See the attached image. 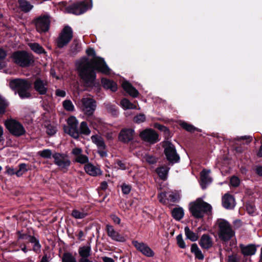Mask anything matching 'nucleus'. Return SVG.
I'll return each mask as SVG.
<instances>
[{
    "label": "nucleus",
    "mask_w": 262,
    "mask_h": 262,
    "mask_svg": "<svg viewBox=\"0 0 262 262\" xmlns=\"http://www.w3.org/2000/svg\"><path fill=\"white\" fill-rule=\"evenodd\" d=\"M131 186L126 184H123L121 186L122 191L124 194H128L131 190Z\"/></svg>",
    "instance_id": "603ef678"
},
{
    "label": "nucleus",
    "mask_w": 262,
    "mask_h": 262,
    "mask_svg": "<svg viewBox=\"0 0 262 262\" xmlns=\"http://www.w3.org/2000/svg\"><path fill=\"white\" fill-rule=\"evenodd\" d=\"M168 196L167 199H169L172 202H176L179 199V195L173 192H168Z\"/></svg>",
    "instance_id": "de8ad7c7"
},
{
    "label": "nucleus",
    "mask_w": 262,
    "mask_h": 262,
    "mask_svg": "<svg viewBox=\"0 0 262 262\" xmlns=\"http://www.w3.org/2000/svg\"><path fill=\"white\" fill-rule=\"evenodd\" d=\"M145 116L143 114H140L134 117V121L136 123H141L145 121Z\"/></svg>",
    "instance_id": "37998d69"
},
{
    "label": "nucleus",
    "mask_w": 262,
    "mask_h": 262,
    "mask_svg": "<svg viewBox=\"0 0 262 262\" xmlns=\"http://www.w3.org/2000/svg\"><path fill=\"white\" fill-rule=\"evenodd\" d=\"M10 88L17 93L19 96L22 98H28L31 96L29 90L31 86V84L29 81L23 79H14L9 82Z\"/></svg>",
    "instance_id": "f03ea898"
},
{
    "label": "nucleus",
    "mask_w": 262,
    "mask_h": 262,
    "mask_svg": "<svg viewBox=\"0 0 262 262\" xmlns=\"http://www.w3.org/2000/svg\"><path fill=\"white\" fill-rule=\"evenodd\" d=\"M185 234L187 239H189L192 242L196 241L198 239L199 236L198 234L193 232L190 228L186 226L184 228Z\"/></svg>",
    "instance_id": "c85d7f7f"
},
{
    "label": "nucleus",
    "mask_w": 262,
    "mask_h": 262,
    "mask_svg": "<svg viewBox=\"0 0 262 262\" xmlns=\"http://www.w3.org/2000/svg\"><path fill=\"white\" fill-rule=\"evenodd\" d=\"M132 244L137 250L143 255L148 257H151L155 255V252L147 244L137 241H133Z\"/></svg>",
    "instance_id": "4468645a"
},
{
    "label": "nucleus",
    "mask_w": 262,
    "mask_h": 262,
    "mask_svg": "<svg viewBox=\"0 0 262 262\" xmlns=\"http://www.w3.org/2000/svg\"><path fill=\"white\" fill-rule=\"evenodd\" d=\"M134 136V130L131 128H124L121 130L119 136V140L127 143L133 140Z\"/></svg>",
    "instance_id": "6ab92c4d"
},
{
    "label": "nucleus",
    "mask_w": 262,
    "mask_h": 262,
    "mask_svg": "<svg viewBox=\"0 0 262 262\" xmlns=\"http://www.w3.org/2000/svg\"><path fill=\"white\" fill-rule=\"evenodd\" d=\"M92 7V3L91 0H86L85 1L78 3L73 4L71 6L68 8V12L76 15H80L88 9H91Z\"/></svg>",
    "instance_id": "1a4fd4ad"
},
{
    "label": "nucleus",
    "mask_w": 262,
    "mask_h": 262,
    "mask_svg": "<svg viewBox=\"0 0 262 262\" xmlns=\"http://www.w3.org/2000/svg\"><path fill=\"white\" fill-rule=\"evenodd\" d=\"M62 262H76V260L72 254L65 253L62 258Z\"/></svg>",
    "instance_id": "79ce46f5"
},
{
    "label": "nucleus",
    "mask_w": 262,
    "mask_h": 262,
    "mask_svg": "<svg viewBox=\"0 0 262 262\" xmlns=\"http://www.w3.org/2000/svg\"><path fill=\"white\" fill-rule=\"evenodd\" d=\"M211 210V206L204 202L201 198H198L189 204V210L195 218L203 217L205 213H210Z\"/></svg>",
    "instance_id": "7ed1b4c3"
},
{
    "label": "nucleus",
    "mask_w": 262,
    "mask_h": 262,
    "mask_svg": "<svg viewBox=\"0 0 262 262\" xmlns=\"http://www.w3.org/2000/svg\"><path fill=\"white\" fill-rule=\"evenodd\" d=\"M55 95L58 97L63 98L66 95V92L64 90L57 89L55 91Z\"/></svg>",
    "instance_id": "bf43d9fd"
},
{
    "label": "nucleus",
    "mask_w": 262,
    "mask_h": 262,
    "mask_svg": "<svg viewBox=\"0 0 262 262\" xmlns=\"http://www.w3.org/2000/svg\"><path fill=\"white\" fill-rule=\"evenodd\" d=\"M107 109L109 111H110L113 115H116L117 113L116 107L114 105H108V106H107Z\"/></svg>",
    "instance_id": "0e129e2a"
},
{
    "label": "nucleus",
    "mask_w": 262,
    "mask_h": 262,
    "mask_svg": "<svg viewBox=\"0 0 262 262\" xmlns=\"http://www.w3.org/2000/svg\"><path fill=\"white\" fill-rule=\"evenodd\" d=\"M84 170L88 174L92 176H97L102 173V171L99 167L89 163L85 165Z\"/></svg>",
    "instance_id": "4be33fe9"
},
{
    "label": "nucleus",
    "mask_w": 262,
    "mask_h": 262,
    "mask_svg": "<svg viewBox=\"0 0 262 262\" xmlns=\"http://www.w3.org/2000/svg\"><path fill=\"white\" fill-rule=\"evenodd\" d=\"M72 215L76 219H82L87 215V213L83 210L74 209L72 211Z\"/></svg>",
    "instance_id": "72a5a7b5"
},
{
    "label": "nucleus",
    "mask_w": 262,
    "mask_h": 262,
    "mask_svg": "<svg viewBox=\"0 0 262 262\" xmlns=\"http://www.w3.org/2000/svg\"><path fill=\"white\" fill-rule=\"evenodd\" d=\"M78 123V122L76 117L71 116L68 119V126L64 127L65 132L75 139L79 137Z\"/></svg>",
    "instance_id": "ddd939ff"
},
{
    "label": "nucleus",
    "mask_w": 262,
    "mask_h": 262,
    "mask_svg": "<svg viewBox=\"0 0 262 262\" xmlns=\"http://www.w3.org/2000/svg\"><path fill=\"white\" fill-rule=\"evenodd\" d=\"M169 168L166 166H162L156 169V172L160 178L162 179H165L167 175Z\"/></svg>",
    "instance_id": "2f4dec72"
},
{
    "label": "nucleus",
    "mask_w": 262,
    "mask_h": 262,
    "mask_svg": "<svg viewBox=\"0 0 262 262\" xmlns=\"http://www.w3.org/2000/svg\"><path fill=\"white\" fill-rule=\"evenodd\" d=\"M5 125L9 132L15 136L19 137L22 136L26 132L23 125L14 119H10L6 120Z\"/></svg>",
    "instance_id": "423d86ee"
},
{
    "label": "nucleus",
    "mask_w": 262,
    "mask_h": 262,
    "mask_svg": "<svg viewBox=\"0 0 262 262\" xmlns=\"http://www.w3.org/2000/svg\"><path fill=\"white\" fill-rule=\"evenodd\" d=\"M115 168L121 170H124L127 167L125 163L119 160H118L115 163Z\"/></svg>",
    "instance_id": "09e8293b"
},
{
    "label": "nucleus",
    "mask_w": 262,
    "mask_h": 262,
    "mask_svg": "<svg viewBox=\"0 0 262 262\" xmlns=\"http://www.w3.org/2000/svg\"><path fill=\"white\" fill-rule=\"evenodd\" d=\"M38 155L43 158L49 159L51 158V157H53V154H52L51 150L46 149L38 151Z\"/></svg>",
    "instance_id": "4c0bfd02"
},
{
    "label": "nucleus",
    "mask_w": 262,
    "mask_h": 262,
    "mask_svg": "<svg viewBox=\"0 0 262 262\" xmlns=\"http://www.w3.org/2000/svg\"><path fill=\"white\" fill-rule=\"evenodd\" d=\"M167 195H168V192H163L159 194L158 199L159 201L163 204H166L167 200Z\"/></svg>",
    "instance_id": "8fccbe9b"
},
{
    "label": "nucleus",
    "mask_w": 262,
    "mask_h": 262,
    "mask_svg": "<svg viewBox=\"0 0 262 262\" xmlns=\"http://www.w3.org/2000/svg\"><path fill=\"white\" fill-rule=\"evenodd\" d=\"M73 37V31L72 28L67 26L62 30L56 40V45L59 48H62L66 46Z\"/></svg>",
    "instance_id": "0eeeda50"
},
{
    "label": "nucleus",
    "mask_w": 262,
    "mask_h": 262,
    "mask_svg": "<svg viewBox=\"0 0 262 262\" xmlns=\"http://www.w3.org/2000/svg\"><path fill=\"white\" fill-rule=\"evenodd\" d=\"M56 130H57L56 127L51 124L48 125L47 126L46 132L48 135L50 136L55 134L56 132Z\"/></svg>",
    "instance_id": "3c124183"
},
{
    "label": "nucleus",
    "mask_w": 262,
    "mask_h": 262,
    "mask_svg": "<svg viewBox=\"0 0 262 262\" xmlns=\"http://www.w3.org/2000/svg\"><path fill=\"white\" fill-rule=\"evenodd\" d=\"M239 179L235 176L232 177L230 179V184L232 186L237 187L239 184Z\"/></svg>",
    "instance_id": "13d9d810"
},
{
    "label": "nucleus",
    "mask_w": 262,
    "mask_h": 262,
    "mask_svg": "<svg viewBox=\"0 0 262 262\" xmlns=\"http://www.w3.org/2000/svg\"><path fill=\"white\" fill-rule=\"evenodd\" d=\"M6 56V52L4 50L0 49V60L3 59Z\"/></svg>",
    "instance_id": "338daca9"
},
{
    "label": "nucleus",
    "mask_w": 262,
    "mask_h": 262,
    "mask_svg": "<svg viewBox=\"0 0 262 262\" xmlns=\"http://www.w3.org/2000/svg\"><path fill=\"white\" fill-rule=\"evenodd\" d=\"M121 105L124 110L127 109H136V106L134 104L131 103L128 99L124 98L120 102Z\"/></svg>",
    "instance_id": "c9c22d12"
},
{
    "label": "nucleus",
    "mask_w": 262,
    "mask_h": 262,
    "mask_svg": "<svg viewBox=\"0 0 262 262\" xmlns=\"http://www.w3.org/2000/svg\"><path fill=\"white\" fill-rule=\"evenodd\" d=\"M86 53L89 56H92V58L89 59L86 57H82L77 60L76 68L79 76L85 84L91 86L96 79V70L107 75L111 73V69L103 58L96 56L94 49H87Z\"/></svg>",
    "instance_id": "f257e3e1"
},
{
    "label": "nucleus",
    "mask_w": 262,
    "mask_h": 262,
    "mask_svg": "<svg viewBox=\"0 0 262 262\" xmlns=\"http://www.w3.org/2000/svg\"><path fill=\"white\" fill-rule=\"evenodd\" d=\"M239 247L242 253L246 256L254 255L256 251V247L252 245L244 246L243 244H241Z\"/></svg>",
    "instance_id": "393cba45"
},
{
    "label": "nucleus",
    "mask_w": 262,
    "mask_h": 262,
    "mask_svg": "<svg viewBox=\"0 0 262 262\" xmlns=\"http://www.w3.org/2000/svg\"><path fill=\"white\" fill-rule=\"evenodd\" d=\"M159 129L164 133L165 138H168L170 137L169 130L166 127L160 125L159 126Z\"/></svg>",
    "instance_id": "4d7b16f0"
},
{
    "label": "nucleus",
    "mask_w": 262,
    "mask_h": 262,
    "mask_svg": "<svg viewBox=\"0 0 262 262\" xmlns=\"http://www.w3.org/2000/svg\"><path fill=\"white\" fill-rule=\"evenodd\" d=\"M91 247L90 244L80 247L79 248V254L82 258L88 257L90 255Z\"/></svg>",
    "instance_id": "c756f323"
},
{
    "label": "nucleus",
    "mask_w": 262,
    "mask_h": 262,
    "mask_svg": "<svg viewBox=\"0 0 262 262\" xmlns=\"http://www.w3.org/2000/svg\"><path fill=\"white\" fill-rule=\"evenodd\" d=\"M34 88L40 95H45L48 91V83L46 81L37 78L34 82Z\"/></svg>",
    "instance_id": "a211bd4d"
},
{
    "label": "nucleus",
    "mask_w": 262,
    "mask_h": 262,
    "mask_svg": "<svg viewBox=\"0 0 262 262\" xmlns=\"http://www.w3.org/2000/svg\"><path fill=\"white\" fill-rule=\"evenodd\" d=\"M28 170L27 165L26 164H20L19 165V169L16 171V174L17 177H20L27 171Z\"/></svg>",
    "instance_id": "ea45409f"
},
{
    "label": "nucleus",
    "mask_w": 262,
    "mask_h": 262,
    "mask_svg": "<svg viewBox=\"0 0 262 262\" xmlns=\"http://www.w3.org/2000/svg\"><path fill=\"white\" fill-rule=\"evenodd\" d=\"M80 107L85 115L91 116L93 114L96 109V102L91 97H83L81 100Z\"/></svg>",
    "instance_id": "9d476101"
},
{
    "label": "nucleus",
    "mask_w": 262,
    "mask_h": 262,
    "mask_svg": "<svg viewBox=\"0 0 262 262\" xmlns=\"http://www.w3.org/2000/svg\"><path fill=\"white\" fill-rule=\"evenodd\" d=\"M210 171L209 170H203L201 173V183L200 185L202 189H205L207 185L210 184L212 179L209 176Z\"/></svg>",
    "instance_id": "aec40b11"
},
{
    "label": "nucleus",
    "mask_w": 262,
    "mask_h": 262,
    "mask_svg": "<svg viewBox=\"0 0 262 262\" xmlns=\"http://www.w3.org/2000/svg\"><path fill=\"white\" fill-rule=\"evenodd\" d=\"M63 108L67 111L73 112L75 110L74 105L70 100H66L63 101Z\"/></svg>",
    "instance_id": "e433bc0d"
},
{
    "label": "nucleus",
    "mask_w": 262,
    "mask_h": 262,
    "mask_svg": "<svg viewBox=\"0 0 262 262\" xmlns=\"http://www.w3.org/2000/svg\"><path fill=\"white\" fill-rule=\"evenodd\" d=\"M191 252L194 254L196 258L199 260H203L204 259V256L196 244H192Z\"/></svg>",
    "instance_id": "cd10ccee"
},
{
    "label": "nucleus",
    "mask_w": 262,
    "mask_h": 262,
    "mask_svg": "<svg viewBox=\"0 0 262 262\" xmlns=\"http://www.w3.org/2000/svg\"><path fill=\"white\" fill-rule=\"evenodd\" d=\"M79 46L78 43L76 42H74L71 46L70 50V54H71L72 55L76 54L79 51Z\"/></svg>",
    "instance_id": "49530a36"
},
{
    "label": "nucleus",
    "mask_w": 262,
    "mask_h": 262,
    "mask_svg": "<svg viewBox=\"0 0 262 262\" xmlns=\"http://www.w3.org/2000/svg\"><path fill=\"white\" fill-rule=\"evenodd\" d=\"M51 23L50 16L48 14L40 16L35 20V26L37 31L39 33L47 32Z\"/></svg>",
    "instance_id": "f8f14e48"
},
{
    "label": "nucleus",
    "mask_w": 262,
    "mask_h": 262,
    "mask_svg": "<svg viewBox=\"0 0 262 262\" xmlns=\"http://www.w3.org/2000/svg\"><path fill=\"white\" fill-rule=\"evenodd\" d=\"M199 244L202 248L208 249L212 246L213 242L209 235L203 234L200 238Z\"/></svg>",
    "instance_id": "5701e85b"
},
{
    "label": "nucleus",
    "mask_w": 262,
    "mask_h": 262,
    "mask_svg": "<svg viewBox=\"0 0 262 262\" xmlns=\"http://www.w3.org/2000/svg\"><path fill=\"white\" fill-rule=\"evenodd\" d=\"M82 150L81 148H74L71 151L72 155L74 157L75 161L81 164H86L89 161L87 156L82 154Z\"/></svg>",
    "instance_id": "dca6fc26"
},
{
    "label": "nucleus",
    "mask_w": 262,
    "mask_h": 262,
    "mask_svg": "<svg viewBox=\"0 0 262 262\" xmlns=\"http://www.w3.org/2000/svg\"><path fill=\"white\" fill-rule=\"evenodd\" d=\"M80 130L81 134L88 135L90 134L91 131L89 129L87 123L85 122H82L80 124Z\"/></svg>",
    "instance_id": "58836bf2"
},
{
    "label": "nucleus",
    "mask_w": 262,
    "mask_h": 262,
    "mask_svg": "<svg viewBox=\"0 0 262 262\" xmlns=\"http://www.w3.org/2000/svg\"><path fill=\"white\" fill-rule=\"evenodd\" d=\"M164 152L167 159L171 163H177L180 160V157L177 153L174 145L169 141H165L163 143Z\"/></svg>",
    "instance_id": "6e6552de"
},
{
    "label": "nucleus",
    "mask_w": 262,
    "mask_h": 262,
    "mask_svg": "<svg viewBox=\"0 0 262 262\" xmlns=\"http://www.w3.org/2000/svg\"><path fill=\"white\" fill-rule=\"evenodd\" d=\"M28 45L32 50L37 54L45 53L43 48L37 43H29Z\"/></svg>",
    "instance_id": "f704fd0d"
},
{
    "label": "nucleus",
    "mask_w": 262,
    "mask_h": 262,
    "mask_svg": "<svg viewBox=\"0 0 262 262\" xmlns=\"http://www.w3.org/2000/svg\"><path fill=\"white\" fill-rule=\"evenodd\" d=\"M41 245H40L38 240L34 244L33 250L36 253H38L40 251Z\"/></svg>",
    "instance_id": "052dcab7"
},
{
    "label": "nucleus",
    "mask_w": 262,
    "mask_h": 262,
    "mask_svg": "<svg viewBox=\"0 0 262 262\" xmlns=\"http://www.w3.org/2000/svg\"><path fill=\"white\" fill-rule=\"evenodd\" d=\"M222 204L225 208L232 209L235 205V202L232 195L227 193L223 197Z\"/></svg>",
    "instance_id": "412c9836"
},
{
    "label": "nucleus",
    "mask_w": 262,
    "mask_h": 262,
    "mask_svg": "<svg viewBox=\"0 0 262 262\" xmlns=\"http://www.w3.org/2000/svg\"><path fill=\"white\" fill-rule=\"evenodd\" d=\"M216 224L218 226V235L221 240L227 242L234 236L235 233L227 221L218 219Z\"/></svg>",
    "instance_id": "20e7f679"
},
{
    "label": "nucleus",
    "mask_w": 262,
    "mask_h": 262,
    "mask_svg": "<svg viewBox=\"0 0 262 262\" xmlns=\"http://www.w3.org/2000/svg\"><path fill=\"white\" fill-rule=\"evenodd\" d=\"M54 163L61 170H67L71 164L70 160L67 154L56 152L53 155Z\"/></svg>",
    "instance_id": "9b49d317"
},
{
    "label": "nucleus",
    "mask_w": 262,
    "mask_h": 262,
    "mask_svg": "<svg viewBox=\"0 0 262 262\" xmlns=\"http://www.w3.org/2000/svg\"><path fill=\"white\" fill-rule=\"evenodd\" d=\"M142 139L150 143H155L159 141L157 133L152 129H146L140 134Z\"/></svg>",
    "instance_id": "2eb2a0df"
},
{
    "label": "nucleus",
    "mask_w": 262,
    "mask_h": 262,
    "mask_svg": "<svg viewBox=\"0 0 262 262\" xmlns=\"http://www.w3.org/2000/svg\"><path fill=\"white\" fill-rule=\"evenodd\" d=\"M18 2L19 6L23 11L28 12L33 8V6L26 0H18Z\"/></svg>",
    "instance_id": "473e14b6"
},
{
    "label": "nucleus",
    "mask_w": 262,
    "mask_h": 262,
    "mask_svg": "<svg viewBox=\"0 0 262 262\" xmlns=\"http://www.w3.org/2000/svg\"><path fill=\"white\" fill-rule=\"evenodd\" d=\"M6 106V102L0 96V114L4 113Z\"/></svg>",
    "instance_id": "6e6d98bb"
},
{
    "label": "nucleus",
    "mask_w": 262,
    "mask_h": 262,
    "mask_svg": "<svg viewBox=\"0 0 262 262\" xmlns=\"http://www.w3.org/2000/svg\"><path fill=\"white\" fill-rule=\"evenodd\" d=\"M184 213L182 208H176L172 211V215L174 219L179 221L183 218Z\"/></svg>",
    "instance_id": "7c9ffc66"
},
{
    "label": "nucleus",
    "mask_w": 262,
    "mask_h": 262,
    "mask_svg": "<svg viewBox=\"0 0 262 262\" xmlns=\"http://www.w3.org/2000/svg\"><path fill=\"white\" fill-rule=\"evenodd\" d=\"M6 172L9 175H13L14 174H16V171L12 167H10L9 166L6 167Z\"/></svg>",
    "instance_id": "e2e57ef3"
},
{
    "label": "nucleus",
    "mask_w": 262,
    "mask_h": 262,
    "mask_svg": "<svg viewBox=\"0 0 262 262\" xmlns=\"http://www.w3.org/2000/svg\"><path fill=\"white\" fill-rule=\"evenodd\" d=\"M102 260L104 262H115L113 258L106 256L103 257Z\"/></svg>",
    "instance_id": "774afa93"
},
{
    "label": "nucleus",
    "mask_w": 262,
    "mask_h": 262,
    "mask_svg": "<svg viewBox=\"0 0 262 262\" xmlns=\"http://www.w3.org/2000/svg\"><path fill=\"white\" fill-rule=\"evenodd\" d=\"M20 238L27 239L29 242L34 244L37 241H38L35 237L29 235H20Z\"/></svg>",
    "instance_id": "864d4df0"
},
{
    "label": "nucleus",
    "mask_w": 262,
    "mask_h": 262,
    "mask_svg": "<svg viewBox=\"0 0 262 262\" xmlns=\"http://www.w3.org/2000/svg\"><path fill=\"white\" fill-rule=\"evenodd\" d=\"M239 258L237 254H232L228 257V262H239Z\"/></svg>",
    "instance_id": "5fc2aeb1"
},
{
    "label": "nucleus",
    "mask_w": 262,
    "mask_h": 262,
    "mask_svg": "<svg viewBox=\"0 0 262 262\" xmlns=\"http://www.w3.org/2000/svg\"><path fill=\"white\" fill-rule=\"evenodd\" d=\"M122 86L124 90L129 95L133 97H137L139 94L138 91L133 87L132 84L127 81H124Z\"/></svg>",
    "instance_id": "b1692460"
},
{
    "label": "nucleus",
    "mask_w": 262,
    "mask_h": 262,
    "mask_svg": "<svg viewBox=\"0 0 262 262\" xmlns=\"http://www.w3.org/2000/svg\"><path fill=\"white\" fill-rule=\"evenodd\" d=\"M91 140L94 144H95L98 148L100 149H104L106 147L103 138L99 135H93L91 137Z\"/></svg>",
    "instance_id": "bb28decb"
},
{
    "label": "nucleus",
    "mask_w": 262,
    "mask_h": 262,
    "mask_svg": "<svg viewBox=\"0 0 262 262\" xmlns=\"http://www.w3.org/2000/svg\"><path fill=\"white\" fill-rule=\"evenodd\" d=\"M177 242L178 246L182 249L186 247L185 243L183 239V236L181 234H179L177 236Z\"/></svg>",
    "instance_id": "c03bdc74"
},
{
    "label": "nucleus",
    "mask_w": 262,
    "mask_h": 262,
    "mask_svg": "<svg viewBox=\"0 0 262 262\" xmlns=\"http://www.w3.org/2000/svg\"><path fill=\"white\" fill-rule=\"evenodd\" d=\"M106 228L108 236L113 240L119 242H123L125 241L124 236L116 231L112 226L107 224Z\"/></svg>",
    "instance_id": "f3484780"
},
{
    "label": "nucleus",
    "mask_w": 262,
    "mask_h": 262,
    "mask_svg": "<svg viewBox=\"0 0 262 262\" xmlns=\"http://www.w3.org/2000/svg\"><path fill=\"white\" fill-rule=\"evenodd\" d=\"M144 160L150 164H152L157 162V159L150 155H146L144 157Z\"/></svg>",
    "instance_id": "a18cd8bd"
},
{
    "label": "nucleus",
    "mask_w": 262,
    "mask_h": 262,
    "mask_svg": "<svg viewBox=\"0 0 262 262\" xmlns=\"http://www.w3.org/2000/svg\"><path fill=\"white\" fill-rule=\"evenodd\" d=\"M101 83L104 88L106 89H110L113 92H115L117 90V84L111 80L103 78L101 79Z\"/></svg>",
    "instance_id": "a878e982"
},
{
    "label": "nucleus",
    "mask_w": 262,
    "mask_h": 262,
    "mask_svg": "<svg viewBox=\"0 0 262 262\" xmlns=\"http://www.w3.org/2000/svg\"><path fill=\"white\" fill-rule=\"evenodd\" d=\"M181 126L188 132H193L197 130L196 128L192 125L183 122L180 124Z\"/></svg>",
    "instance_id": "a19ab883"
},
{
    "label": "nucleus",
    "mask_w": 262,
    "mask_h": 262,
    "mask_svg": "<svg viewBox=\"0 0 262 262\" xmlns=\"http://www.w3.org/2000/svg\"><path fill=\"white\" fill-rule=\"evenodd\" d=\"M14 62L22 67L30 66L33 62V59L31 54L25 51H17L12 55Z\"/></svg>",
    "instance_id": "39448f33"
},
{
    "label": "nucleus",
    "mask_w": 262,
    "mask_h": 262,
    "mask_svg": "<svg viewBox=\"0 0 262 262\" xmlns=\"http://www.w3.org/2000/svg\"><path fill=\"white\" fill-rule=\"evenodd\" d=\"M111 218L115 223L117 224H119L120 223V219L116 215H112L111 216Z\"/></svg>",
    "instance_id": "69168bd1"
},
{
    "label": "nucleus",
    "mask_w": 262,
    "mask_h": 262,
    "mask_svg": "<svg viewBox=\"0 0 262 262\" xmlns=\"http://www.w3.org/2000/svg\"><path fill=\"white\" fill-rule=\"evenodd\" d=\"M247 211L248 213L251 215H253L255 212L254 207L250 204L247 205Z\"/></svg>",
    "instance_id": "680f3d73"
}]
</instances>
